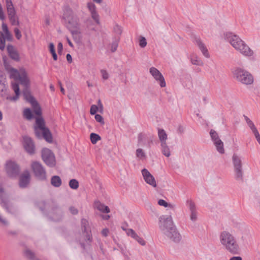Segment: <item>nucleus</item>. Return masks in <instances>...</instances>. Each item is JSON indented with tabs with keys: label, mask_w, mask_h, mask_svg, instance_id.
<instances>
[{
	"label": "nucleus",
	"mask_w": 260,
	"mask_h": 260,
	"mask_svg": "<svg viewBox=\"0 0 260 260\" xmlns=\"http://www.w3.org/2000/svg\"><path fill=\"white\" fill-rule=\"evenodd\" d=\"M4 64L5 69L9 74L10 78L13 79L16 81H19L25 87L23 91L24 99L30 104L36 101L28 89L29 86V80L26 71L22 68L18 70L5 62Z\"/></svg>",
	"instance_id": "1"
},
{
	"label": "nucleus",
	"mask_w": 260,
	"mask_h": 260,
	"mask_svg": "<svg viewBox=\"0 0 260 260\" xmlns=\"http://www.w3.org/2000/svg\"><path fill=\"white\" fill-rule=\"evenodd\" d=\"M224 37L225 39L231 44L235 50L243 56L251 57L253 55V51L238 36L231 32H227L225 34Z\"/></svg>",
	"instance_id": "2"
},
{
	"label": "nucleus",
	"mask_w": 260,
	"mask_h": 260,
	"mask_svg": "<svg viewBox=\"0 0 260 260\" xmlns=\"http://www.w3.org/2000/svg\"><path fill=\"white\" fill-rule=\"evenodd\" d=\"M219 240L223 247L233 254H237L240 251V247L235 237L228 231H224L219 235Z\"/></svg>",
	"instance_id": "3"
},
{
	"label": "nucleus",
	"mask_w": 260,
	"mask_h": 260,
	"mask_svg": "<svg viewBox=\"0 0 260 260\" xmlns=\"http://www.w3.org/2000/svg\"><path fill=\"white\" fill-rule=\"evenodd\" d=\"M36 137L39 139L43 138L47 142H52V134L49 129L45 126V122L42 117L36 118V124L34 126Z\"/></svg>",
	"instance_id": "4"
},
{
	"label": "nucleus",
	"mask_w": 260,
	"mask_h": 260,
	"mask_svg": "<svg viewBox=\"0 0 260 260\" xmlns=\"http://www.w3.org/2000/svg\"><path fill=\"white\" fill-rule=\"evenodd\" d=\"M232 163L235 180L237 181L242 182L243 181L244 171L241 157L237 154H234L232 156Z\"/></svg>",
	"instance_id": "5"
},
{
	"label": "nucleus",
	"mask_w": 260,
	"mask_h": 260,
	"mask_svg": "<svg viewBox=\"0 0 260 260\" xmlns=\"http://www.w3.org/2000/svg\"><path fill=\"white\" fill-rule=\"evenodd\" d=\"M234 77L242 84L249 85L253 82L252 75L248 71L240 68H236L233 71Z\"/></svg>",
	"instance_id": "6"
},
{
	"label": "nucleus",
	"mask_w": 260,
	"mask_h": 260,
	"mask_svg": "<svg viewBox=\"0 0 260 260\" xmlns=\"http://www.w3.org/2000/svg\"><path fill=\"white\" fill-rule=\"evenodd\" d=\"M63 17L68 22L70 28H77L79 26V18L68 6L64 9Z\"/></svg>",
	"instance_id": "7"
},
{
	"label": "nucleus",
	"mask_w": 260,
	"mask_h": 260,
	"mask_svg": "<svg viewBox=\"0 0 260 260\" xmlns=\"http://www.w3.org/2000/svg\"><path fill=\"white\" fill-rule=\"evenodd\" d=\"M158 225L160 230L164 234L175 226L172 217L171 215H162L160 216Z\"/></svg>",
	"instance_id": "8"
},
{
	"label": "nucleus",
	"mask_w": 260,
	"mask_h": 260,
	"mask_svg": "<svg viewBox=\"0 0 260 260\" xmlns=\"http://www.w3.org/2000/svg\"><path fill=\"white\" fill-rule=\"evenodd\" d=\"M5 2L8 16L11 24L13 25H18V17L12 0H5Z\"/></svg>",
	"instance_id": "9"
},
{
	"label": "nucleus",
	"mask_w": 260,
	"mask_h": 260,
	"mask_svg": "<svg viewBox=\"0 0 260 260\" xmlns=\"http://www.w3.org/2000/svg\"><path fill=\"white\" fill-rule=\"evenodd\" d=\"M31 169L35 176L39 179L44 180L46 179V172L42 165L38 161H33L31 165Z\"/></svg>",
	"instance_id": "10"
},
{
	"label": "nucleus",
	"mask_w": 260,
	"mask_h": 260,
	"mask_svg": "<svg viewBox=\"0 0 260 260\" xmlns=\"http://www.w3.org/2000/svg\"><path fill=\"white\" fill-rule=\"evenodd\" d=\"M4 189L2 187H0V198L1 202L0 204L6 210V211L11 213H14L16 211V208L14 204L10 201L8 199L4 197Z\"/></svg>",
	"instance_id": "11"
},
{
	"label": "nucleus",
	"mask_w": 260,
	"mask_h": 260,
	"mask_svg": "<svg viewBox=\"0 0 260 260\" xmlns=\"http://www.w3.org/2000/svg\"><path fill=\"white\" fill-rule=\"evenodd\" d=\"M210 136L211 140L216 147V150L220 154L224 153L223 143L220 139L218 133L214 129H211Z\"/></svg>",
	"instance_id": "12"
},
{
	"label": "nucleus",
	"mask_w": 260,
	"mask_h": 260,
	"mask_svg": "<svg viewBox=\"0 0 260 260\" xmlns=\"http://www.w3.org/2000/svg\"><path fill=\"white\" fill-rule=\"evenodd\" d=\"M5 170L7 175L11 178L16 177L19 173V168L15 162L9 160L5 165Z\"/></svg>",
	"instance_id": "13"
},
{
	"label": "nucleus",
	"mask_w": 260,
	"mask_h": 260,
	"mask_svg": "<svg viewBox=\"0 0 260 260\" xmlns=\"http://www.w3.org/2000/svg\"><path fill=\"white\" fill-rule=\"evenodd\" d=\"M42 158L44 162L49 167H53L55 165L54 155L49 149L43 148L42 149Z\"/></svg>",
	"instance_id": "14"
},
{
	"label": "nucleus",
	"mask_w": 260,
	"mask_h": 260,
	"mask_svg": "<svg viewBox=\"0 0 260 260\" xmlns=\"http://www.w3.org/2000/svg\"><path fill=\"white\" fill-rule=\"evenodd\" d=\"M150 73L154 78L159 82V85L161 87L166 86V84L165 79L161 73L155 68L151 67L150 69Z\"/></svg>",
	"instance_id": "15"
},
{
	"label": "nucleus",
	"mask_w": 260,
	"mask_h": 260,
	"mask_svg": "<svg viewBox=\"0 0 260 260\" xmlns=\"http://www.w3.org/2000/svg\"><path fill=\"white\" fill-rule=\"evenodd\" d=\"M23 146L26 151L29 154L35 153V145L32 139L28 136L23 137Z\"/></svg>",
	"instance_id": "16"
},
{
	"label": "nucleus",
	"mask_w": 260,
	"mask_h": 260,
	"mask_svg": "<svg viewBox=\"0 0 260 260\" xmlns=\"http://www.w3.org/2000/svg\"><path fill=\"white\" fill-rule=\"evenodd\" d=\"M142 174L145 181L150 185L155 187L156 183L154 177L146 169H143L142 171Z\"/></svg>",
	"instance_id": "17"
},
{
	"label": "nucleus",
	"mask_w": 260,
	"mask_h": 260,
	"mask_svg": "<svg viewBox=\"0 0 260 260\" xmlns=\"http://www.w3.org/2000/svg\"><path fill=\"white\" fill-rule=\"evenodd\" d=\"M164 234L175 243H179L181 240V236L178 232L176 226L164 233Z\"/></svg>",
	"instance_id": "18"
},
{
	"label": "nucleus",
	"mask_w": 260,
	"mask_h": 260,
	"mask_svg": "<svg viewBox=\"0 0 260 260\" xmlns=\"http://www.w3.org/2000/svg\"><path fill=\"white\" fill-rule=\"evenodd\" d=\"M194 42L201 50L203 55L206 58H209L210 54L208 52L207 48L201 39L199 37H195Z\"/></svg>",
	"instance_id": "19"
},
{
	"label": "nucleus",
	"mask_w": 260,
	"mask_h": 260,
	"mask_svg": "<svg viewBox=\"0 0 260 260\" xmlns=\"http://www.w3.org/2000/svg\"><path fill=\"white\" fill-rule=\"evenodd\" d=\"M81 226L82 232L86 233V239L89 242L92 241V236L90 235L89 224L87 220L83 218L81 220Z\"/></svg>",
	"instance_id": "20"
},
{
	"label": "nucleus",
	"mask_w": 260,
	"mask_h": 260,
	"mask_svg": "<svg viewBox=\"0 0 260 260\" xmlns=\"http://www.w3.org/2000/svg\"><path fill=\"white\" fill-rule=\"evenodd\" d=\"M87 8L90 13L92 18L97 24H99V15L96 12L95 5L92 3H88L87 4Z\"/></svg>",
	"instance_id": "21"
},
{
	"label": "nucleus",
	"mask_w": 260,
	"mask_h": 260,
	"mask_svg": "<svg viewBox=\"0 0 260 260\" xmlns=\"http://www.w3.org/2000/svg\"><path fill=\"white\" fill-rule=\"evenodd\" d=\"M11 87L15 93V95L13 96H7L6 99L11 101H16L19 99L20 94L19 84L16 82H12L11 83Z\"/></svg>",
	"instance_id": "22"
},
{
	"label": "nucleus",
	"mask_w": 260,
	"mask_h": 260,
	"mask_svg": "<svg viewBox=\"0 0 260 260\" xmlns=\"http://www.w3.org/2000/svg\"><path fill=\"white\" fill-rule=\"evenodd\" d=\"M30 180V174L28 171H25L20 176L19 179V186L21 188H25L28 184Z\"/></svg>",
	"instance_id": "23"
},
{
	"label": "nucleus",
	"mask_w": 260,
	"mask_h": 260,
	"mask_svg": "<svg viewBox=\"0 0 260 260\" xmlns=\"http://www.w3.org/2000/svg\"><path fill=\"white\" fill-rule=\"evenodd\" d=\"M6 39L9 41H11L12 36L9 31L8 33H6L5 36L2 32L0 31V49L4 50L5 48V41Z\"/></svg>",
	"instance_id": "24"
},
{
	"label": "nucleus",
	"mask_w": 260,
	"mask_h": 260,
	"mask_svg": "<svg viewBox=\"0 0 260 260\" xmlns=\"http://www.w3.org/2000/svg\"><path fill=\"white\" fill-rule=\"evenodd\" d=\"M187 203L190 212V219L192 221L194 222L197 220V212L195 204L191 201H188Z\"/></svg>",
	"instance_id": "25"
},
{
	"label": "nucleus",
	"mask_w": 260,
	"mask_h": 260,
	"mask_svg": "<svg viewBox=\"0 0 260 260\" xmlns=\"http://www.w3.org/2000/svg\"><path fill=\"white\" fill-rule=\"evenodd\" d=\"M93 207L99 211L103 213H108L110 212L109 208L101 203L99 201H95L94 202Z\"/></svg>",
	"instance_id": "26"
},
{
	"label": "nucleus",
	"mask_w": 260,
	"mask_h": 260,
	"mask_svg": "<svg viewBox=\"0 0 260 260\" xmlns=\"http://www.w3.org/2000/svg\"><path fill=\"white\" fill-rule=\"evenodd\" d=\"M8 53L10 56V57L15 60H18L19 59V55L14 48V46L12 45H8L7 47Z\"/></svg>",
	"instance_id": "27"
},
{
	"label": "nucleus",
	"mask_w": 260,
	"mask_h": 260,
	"mask_svg": "<svg viewBox=\"0 0 260 260\" xmlns=\"http://www.w3.org/2000/svg\"><path fill=\"white\" fill-rule=\"evenodd\" d=\"M128 236L136 240L141 245L144 246L146 244L144 240L140 237L133 229L128 231Z\"/></svg>",
	"instance_id": "28"
},
{
	"label": "nucleus",
	"mask_w": 260,
	"mask_h": 260,
	"mask_svg": "<svg viewBox=\"0 0 260 260\" xmlns=\"http://www.w3.org/2000/svg\"><path fill=\"white\" fill-rule=\"evenodd\" d=\"M73 29H71V32L72 35L74 40L78 42L80 41L81 39V32L78 27L77 28H73Z\"/></svg>",
	"instance_id": "29"
},
{
	"label": "nucleus",
	"mask_w": 260,
	"mask_h": 260,
	"mask_svg": "<svg viewBox=\"0 0 260 260\" xmlns=\"http://www.w3.org/2000/svg\"><path fill=\"white\" fill-rule=\"evenodd\" d=\"M244 118L245 120L246 121L248 126L251 129V132L255 135L258 133L256 127H255L253 122L246 116L244 115Z\"/></svg>",
	"instance_id": "30"
},
{
	"label": "nucleus",
	"mask_w": 260,
	"mask_h": 260,
	"mask_svg": "<svg viewBox=\"0 0 260 260\" xmlns=\"http://www.w3.org/2000/svg\"><path fill=\"white\" fill-rule=\"evenodd\" d=\"M61 179L58 176H53L51 178V184L54 187H59L61 185Z\"/></svg>",
	"instance_id": "31"
},
{
	"label": "nucleus",
	"mask_w": 260,
	"mask_h": 260,
	"mask_svg": "<svg viewBox=\"0 0 260 260\" xmlns=\"http://www.w3.org/2000/svg\"><path fill=\"white\" fill-rule=\"evenodd\" d=\"M190 61L192 64L203 66L204 65L203 61L196 54H192L190 57Z\"/></svg>",
	"instance_id": "32"
},
{
	"label": "nucleus",
	"mask_w": 260,
	"mask_h": 260,
	"mask_svg": "<svg viewBox=\"0 0 260 260\" xmlns=\"http://www.w3.org/2000/svg\"><path fill=\"white\" fill-rule=\"evenodd\" d=\"M158 136L161 144L166 143V141L167 140V135L164 129H158Z\"/></svg>",
	"instance_id": "33"
},
{
	"label": "nucleus",
	"mask_w": 260,
	"mask_h": 260,
	"mask_svg": "<svg viewBox=\"0 0 260 260\" xmlns=\"http://www.w3.org/2000/svg\"><path fill=\"white\" fill-rule=\"evenodd\" d=\"M31 105L32 106L34 113L37 115L40 116L42 114L41 109L37 101H35L34 102L31 103Z\"/></svg>",
	"instance_id": "34"
},
{
	"label": "nucleus",
	"mask_w": 260,
	"mask_h": 260,
	"mask_svg": "<svg viewBox=\"0 0 260 260\" xmlns=\"http://www.w3.org/2000/svg\"><path fill=\"white\" fill-rule=\"evenodd\" d=\"M160 145L162 154L166 157H169L171 155V153L170 148L167 145V143L161 144Z\"/></svg>",
	"instance_id": "35"
},
{
	"label": "nucleus",
	"mask_w": 260,
	"mask_h": 260,
	"mask_svg": "<svg viewBox=\"0 0 260 260\" xmlns=\"http://www.w3.org/2000/svg\"><path fill=\"white\" fill-rule=\"evenodd\" d=\"M90 138L93 144H96L99 140H101L100 136L95 133H91L90 136Z\"/></svg>",
	"instance_id": "36"
},
{
	"label": "nucleus",
	"mask_w": 260,
	"mask_h": 260,
	"mask_svg": "<svg viewBox=\"0 0 260 260\" xmlns=\"http://www.w3.org/2000/svg\"><path fill=\"white\" fill-rule=\"evenodd\" d=\"M70 187L73 189H76L79 187L78 181L75 179H72L69 181Z\"/></svg>",
	"instance_id": "37"
},
{
	"label": "nucleus",
	"mask_w": 260,
	"mask_h": 260,
	"mask_svg": "<svg viewBox=\"0 0 260 260\" xmlns=\"http://www.w3.org/2000/svg\"><path fill=\"white\" fill-rule=\"evenodd\" d=\"M24 116L28 120H30L32 118L33 115L30 109L26 108L23 112Z\"/></svg>",
	"instance_id": "38"
},
{
	"label": "nucleus",
	"mask_w": 260,
	"mask_h": 260,
	"mask_svg": "<svg viewBox=\"0 0 260 260\" xmlns=\"http://www.w3.org/2000/svg\"><path fill=\"white\" fill-rule=\"evenodd\" d=\"M136 154L137 157L140 159H143L146 157V154L143 150L141 148H138L136 150Z\"/></svg>",
	"instance_id": "39"
},
{
	"label": "nucleus",
	"mask_w": 260,
	"mask_h": 260,
	"mask_svg": "<svg viewBox=\"0 0 260 260\" xmlns=\"http://www.w3.org/2000/svg\"><path fill=\"white\" fill-rule=\"evenodd\" d=\"M158 204L159 205L164 206L165 207H169L170 208H173L172 205L168 204L167 202L162 199H160L158 201Z\"/></svg>",
	"instance_id": "40"
},
{
	"label": "nucleus",
	"mask_w": 260,
	"mask_h": 260,
	"mask_svg": "<svg viewBox=\"0 0 260 260\" xmlns=\"http://www.w3.org/2000/svg\"><path fill=\"white\" fill-rule=\"evenodd\" d=\"M139 45L142 48H144L147 45L146 39L144 37H140L139 40Z\"/></svg>",
	"instance_id": "41"
},
{
	"label": "nucleus",
	"mask_w": 260,
	"mask_h": 260,
	"mask_svg": "<svg viewBox=\"0 0 260 260\" xmlns=\"http://www.w3.org/2000/svg\"><path fill=\"white\" fill-rule=\"evenodd\" d=\"M118 45V40L114 41L111 44V51L112 52H114L117 50Z\"/></svg>",
	"instance_id": "42"
},
{
	"label": "nucleus",
	"mask_w": 260,
	"mask_h": 260,
	"mask_svg": "<svg viewBox=\"0 0 260 260\" xmlns=\"http://www.w3.org/2000/svg\"><path fill=\"white\" fill-rule=\"evenodd\" d=\"M114 31L118 35H120L122 32V29L121 26L116 25L114 27Z\"/></svg>",
	"instance_id": "43"
},
{
	"label": "nucleus",
	"mask_w": 260,
	"mask_h": 260,
	"mask_svg": "<svg viewBox=\"0 0 260 260\" xmlns=\"http://www.w3.org/2000/svg\"><path fill=\"white\" fill-rule=\"evenodd\" d=\"M56 213L57 214V217H55L54 216H53L52 218L54 220L57 221L61 218L62 215V212L60 209H57Z\"/></svg>",
	"instance_id": "44"
},
{
	"label": "nucleus",
	"mask_w": 260,
	"mask_h": 260,
	"mask_svg": "<svg viewBox=\"0 0 260 260\" xmlns=\"http://www.w3.org/2000/svg\"><path fill=\"white\" fill-rule=\"evenodd\" d=\"M95 120L101 123L102 124H104V119L103 118V117L100 115V114H95Z\"/></svg>",
	"instance_id": "45"
},
{
	"label": "nucleus",
	"mask_w": 260,
	"mask_h": 260,
	"mask_svg": "<svg viewBox=\"0 0 260 260\" xmlns=\"http://www.w3.org/2000/svg\"><path fill=\"white\" fill-rule=\"evenodd\" d=\"M98 110V107L95 105H92L90 107V113L91 115H94Z\"/></svg>",
	"instance_id": "46"
},
{
	"label": "nucleus",
	"mask_w": 260,
	"mask_h": 260,
	"mask_svg": "<svg viewBox=\"0 0 260 260\" xmlns=\"http://www.w3.org/2000/svg\"><path fill=\"white\" fill-rule=\"evenodd\" d=\"M14 31L16 38L20 40L22 37L20 31L17 28H15Z\"/></svg>",
	"instance_id": "47"
},
{
	"label": "nucleus",
	"mask_w": 260,
	"mask_h": 260,
	"mask_svg": "<svg viewBox=\"0 0 260 260\" xmlns=\"http://www.w3.org/2000/svg\"><path fill=\"white\" fill-rule=\"evenodd\" d=\"M101 73L102 74V77L104 80H107L108 79L109 74L106 70H102L101 71Z\"/></svg>",
	"instance_id": "48"
},
{
	"label": "nucleus",
	"mask_w": 260,
	"mask_h": 260,
	"mask_svg": "<svg viewBox=\"0 0 260 260\" xmlns=\"http://www.w3.org/2000/svg\"><path fill=\"white\" fill-rule=\"evenodd\" d=\"M0 224H1L3 225L7 226L8 225V222L6 219L5 218H3L1 215H0Z\"/></svg>",
	"instance_id": "49"
},
{
	"label": "nucleus",
	"mask_w": 260,
	"mask_h": 260,
	"mask_svg": "<svg viewBox=\"0 0 260 260\" xmlns=\"http://www.w3.org/2000/svg\"><path fill=\"white\" fill-rule=\"evenodd\" d=\"M5 15L4 13L2 5L0 4V20H3L5 19Z\"/></svg>",
	"instance_id": "50"
},
{
	"label": "nucleus",
	"mask_w": 260,
	"mask_h": 260,
	"mask_svg": "<svg viewBox=\"0 0 260 260\" xmlns=\"http://www.w3.org/2000/svg\"><path fill=\"white\" fill-rule=\"evenodd\" d=\"M70 211L71 213L73 215H76L78 213V209L74 207H71L70 208Z\"/></svg>",
	"instance_id": "51"
},
{
	"label": "nucleus",
	"mask_w": 260,
	"mask_h": 260,
	"mask_svg": "<svg viewBox=\"0 0 260 260\" xmlns=\"http://www.w3.org/2000/svg\"><path fill=\"white\" fill-rule=\"evenodd\" d=\"M185 130V128L182 125H179L177 128V132L180 134H182L184 133Z\"/></svg>",
	"instance_id": "52"
},
{
	"label": "nucleus",
	"mask_w": 260,
	"mask_h": 260,
	"mask_svg": "<svg viewBox=\"0 0 260 260\" xmlns=\"http://www.w3.org/2000/svg\"><path fill=\"white\" fill-rule=\"evenodd\" d=\"M49 49L51 53L55 52L54 45L52 43L49 44Z\"/></svg>",
	"instance_id": "53"
},
{
	"label": "nucleus",
	"mask_w": 260,
	"mask_h": 260,
	"mask_svg": "<svg viewBox=\"0 0 260 260\" xmlns=\"http://www.w3.org/2000/svg\"><path fill=\"white\" fill-rule=\"evenodd\" d=\"M0 91L3 92L6 90V87L4 83H2V81L0 80Z\"/></svg>",
	"instance_id": "54"
},
{
	"label": "nucleus",
	"mask_w": 260,
	"mask_h": 260,
	"mask_svg": "<svg viewBox=\"0 0 260 260\" xmlns=\"http://www.w3.org/2000/svg\"><path fill=\"white\" fill-rule=\"evenodd\" d=\"M62 48H63L62 44L61 43L59 42L57 45L58 53L59 54L61 53V52L62 51Z\"/></svg>",
	"instance_id": "55"
},
{
	"label": "nucleus",
	"mask_w": 260,
	"mask_h": 260,
	"mask_svg": "<svg viewBox=\"0 0 260 260\" xmlns=\"http://www.w3.org/2000/svg\"><path fill=\"white\" fill-rule=\"evenodd\" d=\"M2 28H3V30L5 34H6V33H8V32L9 31L8 30V27L6 24L3 23Z\"/></svg>",
	"instance_id": "56"
},
{
	"label": "nucleus",
	"mask_w": 260,
	"mask_h": 260,
	"mask_svg": "<svg viewBox=\"0 0 260 260\" xmlns=\"http://www.w3.org/2000/svg\"><path fill=\"white\" fill-rule=\"evenodd\" d=\"M109 233V230L107 229H104L102 231V234L105 236L106 237L108 236V234Z\"/></svg>",
	"instance_id": "57"
},
{
	"label": "nucleus",
	"mask_w": 260,
	"mask_h": 260,
	"mask_svg": "<svg viewBox=\"0 0 260 260\" xmlns=\"http://www.w3.org/2000/svg\"><path fill=\"white\" fill-rule=\"evenodd\" d=\"M254 136H255V139H256L257 142L260 145V135L259 134V133L254 135Z\"/></svg>",
	"instance_id": "58"
},
{
	"label": "nucleus",
	"mask_w": 260,
	"mask_h": 260,
	"mask_svg": "<svg viewBox=\"0 0 260 260\" xmlns=\"http://www.w3.org/2000/svg\"><path fill=\"white\" fill-rule=\"evenodd\" d=\"M67 60L68 62H71L72 61V56L70 54H67L66 56Z\"/></svg>",
	"instance_id": "59"
},
{
	"label": "nucleus",
	"mask_w": 260,
	"mask_h": 260,
	"mask_svg": "<svg viewBox=\"0 0 260 260\" xmlns=\"http://www.w3.org/2000/svg\"><path fill=\"white\" fill-rule=\"evenodd\" d=\"M229 260H242V258L241 256H233L231 257Z\"/></svg>",
	"instance_id": "60"
},
{
	"label": "nucleus",
	"mask_w": 260,
	"mask_h": 260,
	"mask_svg": "<svg viewBox=\"0 0 260 260\" xmlns=\"http://www.w3.org/2000/svg\"><path fill=\"white\" fill-rule=\"evenodd\" d=\"M58 84L60 86V91L61 92L63 93V94H64L65 93V90L64 89V88H63V87L62 86V85H61V83L60 81L58 82Z\"/></svg>",
	"instance_id": "61"
},
{
	"label": "nucleus",
	"mask_w": 260,
	"mask_h": 260,
	"mask_svg": "<svg viewBox=\"0 0 260 260\" xmlns=\"http://www.w3.org/2000/svg\"><path fill=\"white\" fill-rule=\"evenodd\" d=\"M66 39H67V41L69 44V45L71 47H73L74 45L73 44V43L71 42V40H70V39L67 37H66Z\"/></svg>",
	"instance_id": "62"
},
{
	"label": "nucleus",
	"mask_w": 260,
	"mask_h": 260,
	"mask_svg": "<svg viewBox=\"0 0 260 260\" xmlns=\"http://www.w3.org/2000/svg\"><path fill=\"white\" fill-rule=\"evenodd\" d=\"M51 54H52L53 59L54 60H56L57 59V56L56 52L52 53Z\"/></svg>",
	"instance_id": "63"
},
{
	"label": "nucleus",
	"mask_w": 260,
	"mask_h": 260,
	"mask_svg": "<svg viewBox=\"0 0 260 260\" xmlns=\"http://www.w3.org/2000/svg\"><path fill=\"white\" fill-rule=\"evenodd\" d=\"M121 229H122L123 231H125V232H126V233L127 235L128 236V230H131V229H126V228L124 227L123 226H122L121 227Z\"/></svg>",
	"instance_id": "64"
}]
</instances>
